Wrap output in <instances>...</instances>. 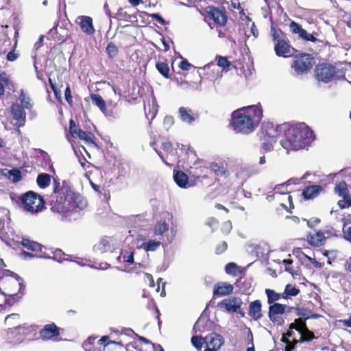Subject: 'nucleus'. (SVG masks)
<instances>
[{"instance_id": "1a4fd4ad", "label": "nucleus", "mask_w": 351, "mask_h": 351, "mask_svg": "<svg viewBox=\"0 0 351 351\" xmlns=\"http://www.w3.org/2000/svg\"><path fill=\"white\" fill-rule=\"evenodd\" d=\"M282 125L274 126L272 123H265L262 128V132L265 140L271 139V141L276 142L277 137L284 134V130L281 129Z\"/></svg>"}, {"instance_id": "6e6d98bb", "label": "nucleus", "mask_w": 351, "mask_h": 351, "mask_svg": "<svg viewBox=\"0 0 351 351\" xmlns=\"http://www.w3.org/2000/svg\"><path fill=\"white\" fill-rule=\"evenodd\" d=\"M9 83V78L4 73L0 74V86L6 87Z\"/></svg>"}, {"instance_id": "e433bc0d", "label": "nucleus", "mask_w": 351, "mask_h": 351, "mask_svg": "<svg viewBox=\"0 0 351 351\" xmlns=\"http://www.w3.org/2000/svg\"><path fill=\"white\" fill-rule=\"evenodd\" d=\"M189 111L184 107L179 108V114L182 121L187 123H191L195 120L193 117L189 114Z\"/></svg>"}, {"instance_id": "49530a36", "label": "nucleus", "mask_w": 351, "mask_h": 351, "mask_svg": "<svg viewBox=\"0 0 351 351\" xmlns=\"http://www.w3.org/2000/svg\"><path fill=\"white\" fill-rule=\"evenodd\" d=\"M106 51H107L108 55L110 56V57H111V58L116 56L118 53V49H117V46L112 43H110L108 45V46L106 47Z\"/></svg>"}, {"instance_id": "72a5a7b5", "label": "nucleus", "mask_w": 351, "mask_h": 351, "mask_svg": "<svg viewBox=\"0 0 351 351\" xmlns=\"http://www.w3.org/2000/svg\"><path fill=\"white\" fill-rule=\"evenodd\" d=\"M210 169L217 176H226L227 170L221 165L213 162L210 165Z\"/></svg>"}, {"instance_id": "774afa93", "label": "nucleus", "mask_w": 351, "mask_h": 351, "mask_svg": "<svg viewBox=\"0 0 351 351\" xmlns=\"http://www.w3.org/2000/svg\"><path fill=\"white\" fill-rule=\"evenodd\" d=\"M17 58H18V55L16 53H14V51H10L7 54V59L9 61H14V60H16Z\"/></svg>"}, {"instance_id": "20e7f679", "label": "nucleus", "mask_w": 351, "mask_h": 351, "mask_svg": "<svg viewBox=\"0 0 351 351\" xmlns=\"http://www.w3.org/2000/svg\"><path fill=\"white\" fill-rule=\"evenodd\" d=\"M21 200L23 208L32 213L40 211L44 204L42 197L33 191L25 193L22 195Z\"/></svg>"}, {"instance_id": "13d9d810", "label": "nucleus", "mask_w": 351, "mask_h": 351, "mask_svg": "<svg viewBox=\"0 0 351 351\" xmlns=\"http://www.w3.org/2000/svg\"><path fill=\"white\" fill-rule=\"evenodd\" d=\"M310 175V173L308 172H306L303 176L302 178H300V179H298V178H291L288 180V182L289 184H298L299 183L300 181L306 179L308 176Z\"/></svg>"}, {"instance_id": "bb28decb", "label": "nucleus", "mask_w": 351, "mask_h": 351, "mask_svg": "<svg viewBox=\"0 0 351 351\" xmlns=\"http://www.w3.org/2000/svg\"><path fill=\"white\" fill-rule=\"evenodd\" d=\"M110 249V238L108 237L102 238L99 243L94 246V250L100 253L106 252Z\"/></svg>"}, {"instance_id": "680f3d73", "label": "nucleus", "mask_w": 351, "mask_h": 351, "mask_svg": "<svg viewBox=\"0 0 351 351\" xmlns=\"http://www.w3.org/2000/svg\"><path fill=\"white\" fill-rule=\"evenodd\" d=\"M191 64L186 60H182L180 63V67L184 71H188L191 67Z\"/></svg>"}, {"instance_id": "0eeeda50", "label": "nucleus", "mask_w": 351, "mask_h": 351, "mask_svg": "<svg viewBox=\"0 0 351 351\" xmlns=\"http://www.w3.org/2000/svg\"><path fill=\"white\" fill-rule=\"evenodd\" d=\"M289 328L295 329L300 332L301 335L300 343L310 341L315 338L313 332L308 329L305 322L301 318L296 319L293 323H291L289 325Z\"/></svg>"}, {"instance_id": "423d86ee", "label": "nucleus", "mask_w": 351, "mask_h": 351, "mask_svg": "<svg viewBox=\"0 0 351 351\" xmlns=\"http://www.w3.org/2000/svg\"><path fill=\"white\" fill-rule=\"evenodd\" d=\"M315 74L318 81L328 83L335 79L337 74L336 68L328 63L319 64L315 69Z\"/></svg>"}, {"instance_id": "ea45409f", "label": "nucleus", "mask_w": 351, "mask_h": 351, "mask_svg": "<svg viewBox=\"0 0 351 351\" xmlns=\"http://www.w3.org/2000/svg\"><path fill=\"white\" fill-rule=\"evenodd\" d=\"M156 67L158 72L165 77H169V68L168 64L165 62H158L156 64Z\"/></svg>"}, {"instance_id": "2f4dec72", "label": "nucleus", "mask_w": 351, "mask_h": 351, "mask_svg": "<svg viewBox=\"0 0 351 351\" xmlns=\"http://www.w3.org/2000/svg\"><path fill=\"white\" fill-rule=\"evenodd\" d=\"M243 25H246L245 27H243V31L244 34L245 35V37L247 38H250L251 36V34L253 36V39L256 38L258 36V31L256 28L255 23H252L251 26L248 27V23H243Z\"/></svg>"}, {"instance_id": "f3484780", "label": "nucleus", "mask_w": 351, "mask_h": 351, "mask_svg": "<svg viewBox=\"0 0 351 351\" xmlns=\"http://www.w3.org/2000/svg\"><path fill=\"white\" fill-rule=\"evenodd\" d=\"M59 334V328L55 324L45 325L40 332V338L44 341L57 337Z\"/></svg>"}, {"instance_id": "c03bdc74", "label": "nucleus", "mask_w": 351, "mask_h": 351, "mask_svg": "<svg viewBox=\"0 0 351 351\" xmlns=\"http://www.w3.org/2000/svg\"><path fill=\"white\" fill-rule=\"evenodd\" d=\"M204 343V338H202L201 336H193L191 338V343L195 347L197 350H200L202 348V344Z\"/></svg>"}, {"instance_id": "4d7b16f0", "label": "nucleus", "mask_w": 351, "mask_h": 351, "mask_svg": "<svg viewBox=\"0 0 351 351\" xmlns=\"http://www.w3.org/2000/svg\"><path fill=\"white\" fill-rule=\"evenodd\" d=\"M64 96L65 99L68 102V104L71 106L72 104L73 100H72V96H71V91L69 88V86H67L65 89L64 92Z\"/></svg>"}, {"instance_id": "a18cd8bd", "label": "nucleus", "mask_w": 351, "mask_h": 351, "mask_svg": "<svg viewBox=\"0 0 351 351\" xmlns=\"http://www.w3.org/2000/svg\"><path fill=\"white\" fill-rule=\"evenodd\" d=\"M290 184L288 182L286 183H283L281 184L276 185L274 188L275 193L279 194H287L289 191L287 189V186Z\"/></svg>"}, {"instance_id": "e2e57ef3", "label": "nucleus", "mask_w": 351, "mask_h": 351, "mask_svg": "<svg viewBox=\"0 0 351 351\" xmlns=\"http://www.w3.org/2000/svg\"><path fill=\"white\" fill-rule=\"evenodd\" d=\"M232 229V223L230 221H227L223 223L222 226V230L228 233Z\"/></svg>"}, {"instance_id": "dca6fc26", "label": "nucleus", "mask_w": 351, "mask_h": 351, "mask_svg": "<svg viewBox=\"0 0 351 351\" xmlns=\"http://www.w3.org/2000/svg\"><path fill=\"white\" fill-rule=\"evenodd\" d=\"M258 173V169L256 166L244 165L239 167L236 173L237 178L245 181L251 176Z\"/></svg>"}, {"instance_id": "58836bf2", "label": "nucleus", "mask_w": 351, "mask_h": 351, "mask_svg": "<svg viewBox=\"0 0 351 351\" xmlns=\"http://www.w3.org/2000/svg\"><path fill=\"white\" fill-rule=\"evenodd\" d=\"M335 191L343 198H345L348 195V190L345 182H341L339 184H337L335 187Z\"/></svg>"}, {"instance_id": "aec40b11", "label": "nucleus", "mask_w": 351, "mask_h": 351, "mask_svg": "<svg viewBox=\"0 0 351 351\" xmlns=\"http://www.w3.org/2000/svg\"><path fill=\"white\" fill-rule=\"evenodd\" d=\"M322 191V188L321 186L313 184L311 186H306L303 189L302 195L305 199H312L316 197Z\"/></svg>"}, {"instance_id": "338daca9", "label": "nucleus", "mask_w": 351, "mask_h": 351, "mask_svg": "<svg viewBox=\"0 0 351 351\" xmlns=\"http://www.w3.org/2000/svg\"><path fill=\"white\" fill-rule=\"evenodd\" d=\"M268 142H265L263 144V148L266 151H270L272 147V143H274V141H271V139L267 140Z\"/></svg>"}, {"instance_id": "4468645a", "label": "nucleus", "mask_w": 351, "mask_h": 351, "mask_svg": "<svg viewBox=\"0 0 351 351\" xmlns=\"http://www.w3.org/2000/svg\"><path fill=\"white\" fill-rule=\"evenodd\" d=\"M210 29L213 31L212 34H217L218 37L231 39L230 29L227 25V23H208Z\"/></svg>"}, {"instance_id": "603ef678", "label": "nucleus", "mask_w": 351, "mask_h": 351, "mask_svg": "<svg viewBox=\"0 0 351 351\" xmlns=\"http://www.w3.org/2000/svg\"><path fill=\"white\" fill-rule=\"evenodd\" d=\"M114 18H115L119 21H127L129 20V19H130V16L127 15L125 12L123 13V10L122 9H120L117 15Z\"/></svg>"}, {"instance_id": "79ce46f5", "label": "nucleus", "mask_w": 351, "mask_h": 351, "mask_svg": "<svg viewBox=\"0 0 351 351\" xmlns=\"http://www.w3.org/2000/svg\"><path fill=\"white\" fill-rule=\"evenodd\" d=\"M299 292L300 290L298 289L289 284L285 287L282 298H287L288 296H296Z\"/></svg>"}, {"instance_id": "8fccbe9b", "label": "nucleus", "mask_w": 351, "mask_h": 351, "mask_svg": "<svg viewBox=\"0 0 351 351\" xmlns=\"http://www.w3.org/2000/svg\"><path fill=\"white\" fill-rule=\"evenodd\" d=\"M218 59L217 64L223 69L228 68L230 65V62L227 60L226 58L222 56L217 57Z\"/></svg>"}, {"instance_id": "f257e3e1", "label": "nucleus", "mask_w": 351, "mask_h": 351, "mask_svg": "<svg viewBox=\"0 0 351 351\" xmlns=\"http://www.w3.org/2000/svg\"><path fill=\"white\" fill-rule=\"evenodd\" d=\"M281 129L284 130V134L282 135L280 143L287 150L304 148L315 139L313 132L304 123L293 125L284 123Z\"/></svg>"}, {"instance_id": "69168bd1", "label": "nucleus", "mask_w": 351, "mask_h": 351, "mask_svg": "<svg viewBox=\"0 0 351 351\" xmlns=\"http://www.w3.org/2000/svg\"><path fill=\"white\" fill-rule=\"evenodd\" d=\"M75 22H93V19L88 16H80L77 18Z\"/></svg>"}, {"instance_id": "473e14b6", "label": "nucleus", "mask_w": 351, "mask_h": 351, "mask_svg": "<svg viewBox=\"0 0 351 351\" xmlns=\"http://www.w3.org/2000/svg\"><path fill=\"white\" fill-rule=\"evenodd\" d=\"M21 244L25 248L32 250V251H40L41 250V245L37 242H34L33 241H30L28 239H23L21 241Z\"/></svg>"}, {"instance_id": "f8f14e48", "label": "nucleus", "mask_w": 351, "mask_h": 351, "mask_svg": "<svg viewBox=\"0 0 351 351\" xmlns=\"http://www.w3.org/2000/svg\"><path fill=\"white\" fill-rule=\"evenodd\" d=\"M274 50L278 56L285 58L292 56L295 53V49L288 44L286 39L280 40V42L276 43Z\"/></svg>"}, {"instance_id": "cd10ccee", "label": "nucleus", "mask_w": 351, "mask_h": 351, "mask_svg": "<svg viewBox=\"0 0 351 351\" xmlns=\"http://www.w3.org/2000/svg\"><path fill=\"white\" fill-rule=\"evenodd\" d=\"M161 244L162 243L160 241L149 240L148 241L143 242L140 245V248L143 249L146 252H154Z\"/></svg>"}, {"instance_id": "a19ab883", "label": "nucleus", "mask_w": 351, "mask_h": 351, "mask_svg": "<svg viewBox=\"0 0 351 351\" xmlns=\"http://www.w3.org/2000/svg\"><path fill=\"white\" fill-rule=\"evenodd\" d=\"M225 270L228 274H230L234 276H238L241 272L239 267L234 263L227 264L225 267Z\"/></svg>"}, {"instance_id": "c756f323", "label": "nucleus", "mask_w": 351, "mask_h": 351, "mask_svg": "<svg viewBox=\"0 0 351 351\" xmlns=\"http://www.w3.org/2000/svg\"><path fill=\"white\" fill-rule=\"evenodd\" d=\"M270 34L273 41L276 43L280 42V40L287 38L286 35L282 32V31L274 26V23H271Z\"/></svg>"}, {"instance_id": "37998d69", "label": "nucleus", "mask_w": 351, "mask_h": 351, "mask_svg": "<svg viewBox=\"0 0 351 351\" xmlns=\"http://www.w3.org/2000/svg\"><path fill=\"white\" fill-rule=\"evenodd\" d=\"M77 138L84 141L86 143H93V134L89 132H85L81 130L80 131H78V135L77 136Z\"/></svg>"}, {"instance_id": "5fc2aeb1", "label": "nucleus", "mask_w": 351, "mask_h": 351, "mask_svg": "<svg viewBox=\"0 0 351 351\" xmlns=\"http://www.w3.org/2000/svg\"><path fill=\"white\" fill-rule=\"evenodd\" d=\"M283 264L285 265V271L289 272L292 275L294 274V271L291 266L292 261L290 259H285L282 261Z\"/></svg>"}, {"instance_id": "6ab92c4d", "label": "nucleus", "mask_w": 351, "mask_h": 351, "mask_svg": "<svg viewBox=\"0 0 351 351\" xmlns=\"http://www.w3.org/2000/svg\"><path fill=\"white\" fill-rule=\"evenodd\" d=\"M290 29L295 34H298L302 38L312 42L316 41V38L313 34L308 33L305 29H302L299 23H290Z\"/></svg>"}, {"instance_id": "4c0bfd02", "label": "nucleus", "mask_w": 351, "mask_h": 351, "mask_svg": "<svg viewBox=\"0 0 351 351\" xmlns=\"http://www.w3.org/2000/svg\"><path fill=\"white\" fill-rule=\"evenodd\" d=\"M265 293L267 297V302L269 304L272 303L274 304L276 301L279 300L283 296V294L278 293L275 291L269 289H267Z\"/></svg>"}, {"instance_id": "7c9ffc66", "label": "nucleus", "mask_w": 351, "mask_h": 351, "mask_svg": "<svg viewBox=\"0 0 351 351\" xmlns=\"http://www.w3.org/2000/svg\"><path fill=\"white\" fill-rule=\"evenodd\" d=\"M51 182V176L47 173H40L36 179V182L40 188L45 189Z\"/></svg>"}, {"instance_id": "39448f33", "label": "nucleus", "mask_w": 351, "mask_h": 351, "mask_svg": "<svg viewBox=\"0 0 351 351\" xmlns=\"http://www.w3.org/2000/svg\"><path fill=\"white\" fill-rule=\"evenodd\" d=\"M314 64L315 60L311 55L303 53L294 58L291 67L296 75H302L307 73Z\"/></svg>"}, {"instance_id": "3c124183", "label": "nucleus", "mask_w": 351, "mask_h": 351, "mask_svg": "<svg viewBox=\"0 0 351 351\" xmlns=\"http://www.w3.org/2000/svg\"><path fill=\"white\" fill-rule=\"evenodd\" d=\"M268 315L270 320L278 325H282L284 322L281 315L268 314Z\"/></svg>"}, {"instance_id": "c85d7f7f", "label": "nucleus", "mask_w": 351, "mask_h": 351, "mask_svg": "<svg viewBox=\"0 0 351 351\" xmlns=\"http://www.w3.org/2000/svg\"><path fill=\"white\" fill-rule=\"evenodd\" d=\"M19 101H20V105L25 109L31 110L33 107V103L30 97L26 95L23 90H21V93L19 97Z\"/></svg>"}, {"instance_id": "de8ad7c7", "label": "nucleus", "mask_w": 351, "mask_h": 351, "mask_svg": "<svg viewBox=\"0 0 351 351\" xmlns=\"http://www.w3.org/2000/svg\"><path fill=\"white\" fill-rule=\"evenodd\" d=\"M81 29L87 34H92L95 32L93 23H80Z\"/></svg>"}, {"instance_id": "4be33fe9", "label": "nucleus", "mask_w": 351, "mask_h": 351, "mask_svg": "<svg viewBox=\"0 0 351 351\" xmlns=\"http://www.w3.org/2000/svg\"><path fill=\"white\" fill-rule=\"evenodd\" d=\"M307 241L311 245L318 247L324 245L326 237L322 231H317L315 234H308Z\"/></svg>"}, {"instance_id": "864d4df0", "label": "nucleus", "mask_w": 351, "mask_h": 351, "mask_svg": "<svg viewBox=\"0 0 351 351\" xmlns=\"http://www.w3.org/2000/svg\"><path fill=\"white\" fill-rule=\"evenodd\" d=\"M81 129L78 128L76 125L75 124L74 121L71 120L70 121V132L73 137L77 138V136L78 135V131H80Z\"/></svg>"}, {"instance_id": "9d476101", "label": "nucleus", "mask_w": 351, "mask_h": 351, "mask_svg": "<svg viewBox=\"0 0 351 351\" xmlns=\"http://www.w3.org/2000/svg\"><path fill=\"white\" fill-rule=\"evenodd\" d=\"M242 302L240 298L237 297H232L230 298L224 299L218 303V306L221 308L225 309L227 312L234 313L237 312L241 308Z\"/></svg>"}, {"instance_id": "f704fd0d", "label": "nucleus", "mask_w": 351, "mask_h": 351, "mask_svg": "<svg viewBox=\"0 0 351 351\" xmlns=\"http://www.w3.org/2000/svg\"><path fill=\"white\" fill-rule=\"evenodd\" d=\"M169 229V225L165 222H158L154 228V234L158 237H162V234Z\"/></svg>"}, {"instance_id": "a878e982", "label": "nucleus", "mask_w": 351, "mask_h": 351, "mask_svg": "<svg viewBox=\"0 0 351 351\" xmlns=\"http://www.w3.org/2000/svg\"><path fill=\"white\" fill-rule=\"evenodd\" d=\"M90 98L93 104L97 106L104 114L106 115L109 114L107 110L106 102L99 95L93 93L90 95Z\"/></svg>"}, {"instance_id": "c9c22d12", "label": "nucleus", "mask_w": 351, "mask_h": 351, "mask_svg": "<svg viewBox=\"0 0 351 351\" xmlns=\"http://www.w3.org/2000/svg\"><path fill=\"white\" fill-rule=\"evenodd\" d=\"M72 202L74 203V210L75 209L82 210L86 206V200L79 195H76L73 193V197H72Z\"/></svg>"}, {"instance_id": "5701e85b", "label": "nucleus", "mask_w": 351, "mask_h": 351, "mask_svg": "<svg viewBox=\"0 0 351 351\" xmlns=\"http://www.w3.org/2000/svg\"><path fill=\"white\" fill-rule=\"evenodd\" d=\"M261 303L259 300H255L250 304L249 315L255 320L259 319L262 317Z\"/></svg>"}, {"instance_id": "412c9836", "label": "nucleus", "mask_w": 351, "mask_h": 351, "mask_svg": "<svg viewBox=\"0 0 351 351\" xmlns=\"http://www.w3.org/2000/svg\"><path fill=\"white\" fill-rule=\"evenodd\" d=\"M173 179L176 183L181 188H188L192 186L189 180L188 176L181 171L174 173Z\"/></svg>"}, {"instance_id": "09e8293b", "label": "nucleus", "mask_w": 351, "mask_h": 351, "mask_svg": "<svg viewBox=\"0 0 351 351\" xmlns=\"http://www.w3.org/2000/svg\"><path fill=\"white\" fill-rule=\"evenodd\" d=\"M19 319V315L13 313L8 315L5 319V323L10 326H14L16 323L13 322L14 320H18Z\"/></svg>"}, {"instance_id": "7ed1b4c3", "label": "nucleus", "mask_w": 351, "mask_h": 351, "mask_svg": "<svg viewBox=\"0 0 351 351\" xmlns=\"http://www.w3.org/2000/svg\"><path fill=\"white\" fill-rule=\"evenodd\" d=\"M53 193L56 197L51 200L53 212L67 214L74 210L75 205L72 202L73 192L69 186L62 184L60 186V183L54 180Z\"/></svg>"}, {"instance_id": "9b49d317", "label": "nucleus", "mask_w": 351, "mask_h": 351, "mask_svg": "<svg viewBox=\"0 0 351 351\" xmlns=\"http://www.w3.org/2000/svg\"><path fill=\"white\" fill-rule=\"evenodd\" d=\"M24 109L21 106L15 103L11 106V112L13 119L16 121L14 125L17 127H21L25 125L26 120V114Z\"/></svg>"}, {"instance_id": "ddd939ff", "label": "nucleus", "mask_w": 351, "mask_h": 351, "mask_svg": "<svg viewBox=\"0 0 351 351\" xmlns=\"http://www.w3.org/2000/svg\"><path fill=\"white\" fill-rule=\"evenodd\" d=\"M49 35L51 38L62 42L68 37L69 31L64 23H56V25L49 31Z\"/></svg>"}, {"instance_id": "a211bd4d", "label": "nucleus", "mask_w": 351, "mask_h": 351, "mask_svg": "<svg viewBox=\"0 0 351 351\" xmlns=\"http://www.w3.org/2000/svg\"><path fill=\"white\" fill-rule=\"evenodd\" d=\"M233 286L228 282H219L215 285L213 289L214 295H226L233 292Z\"/></svg>"}, {"instance_id": "6e6552de", "label": "nucleus", "mask_w": 351, "mask_h": 351, "mask_svg": "<svg viewBox=\"0 0 351 351\" xmlns=\"http://www.w3.org/2000/svg\"><path fill=\"white\" fill-rule=\"evenodd\" d=\"M204 12L213 22H227L228 21L226 11L223 6L216 8L209 5L205 8Z\"/></svg>"}, {"instance_id": "393cba45", "label": "nucleus", "mask_w": 351, "mask_h": 351, "mask_svg": "<svg viewBox=\"0 0 351 351\" xmlns=\"http://www.w3.org/2000/svg\"><path fill=\"white\" fill-rule=\"evenodd\" d=\"M292 308L285 304L274 303L269 306L268 314L282 315L285 312H291Z\"/></svg>"}, {"instance_id": "b1692460", "label": "nucleus", "mask_w": 351, "mask_h": 351, "mask_svg": "<svg viewBox=\"0 0 351 351\" xmlns=\"http://www.w3.org/2000/svg\"><path fill=\"white\" fill-rule=\"evenodd\" d=\"M1 174L5 177L8 178L9 180H12L13 182H18L22 178L21 172L20 170L17 169H2Z\"/></svg>"}, {"instance_id": "2eb2a0df", "label": "nucleus", "mask_w": 351, "mask_h": 351, "mask_svg": "<svg viewBox=\"0 0 351 351\" xmlns=\"http://www.w3.org/2000/svg\"><path fill=\"white\" fill-rule=\"evenodd\" d=\"M204 343L206 347L218 350L223 343V339L221 335L213 332L204 338Z\"/></svg>"}, {"instance_id": "f03ea898", "label": "nucleus", "mask_w": 351, "mask_h": 351, "mask_svg": "<svg viewBox=\"0 0 351 351\" xmlns=\"http://www.w3.org/2000/svg\"><path fill=\"white\" fill-rule=\"evenodd\" d=\"M262 117L263 112L259 106H249L232 113V125L237 132L248 134L254 130Z\"/></svg>"}, {"instance_id": "052dcab7", "label": "nucleus", "mask_w": 351, "mask_h": 351, "mask_svg": "<svg viewBox=\"0 0 351 351\" xmlns=\"http://www.w3.org/2000/svg\"><path fill=\"white\" fill-rule=\"evenodd\" d=\"M231 6L234 9L239 10V13L241 16H245L244 10L241 8L239 2L232 1Z\"/></svg>"}, {"instance_id": "0e129e2a", "label": "nucleus", "mask_w": 351, "mask_h": 351, "mask_svg": "<svg viewBox=\"0 0 351 351\" xmlns=\"http://www.w3.org/2000/svg\"><path fill=\"white\" fill-rule=\"evenodd\" d=\"M162 147L167 153L172 152V145L170 142H164L162 144Z\"/></svg>"}, {"instance_id": "bf43d9fd", "label": "nucleus", "mask_w": 351, "mask_h": 351, "mask_svg": "<svg viewBox=\"0 0 351 351\" xmlns=\"http://www.w3.org/2000/svg\"><path fill=\"white\" fill-rule=\"evenodd\" d=\"M227 249V243L223 241L216 247V254H220L225 252Z\"/></svg>"}]
</instances>
